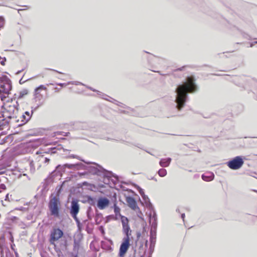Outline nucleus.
<instances>
[{
	"mask_svg": "<svg viewBox=\"0 0 257 257\" xmlns=\"http://www.w3.org/2000/svg\"><path fill=\"white\" fill-rule=\"evenodd\" d=\"M197 90L195 79L192 76L187 77L182 84L178 85L175 90V100L177 109L180 110L184 106L188 98V93H194Z\"/></svg>",
	"mask_w": 257,
	"mask_h": 257,
	"instance_id": "f257e3e1",
	"label": "nucleus"
},
{
	"mask_svg": "<svg viewBox=\"0 0 257 257\" xmlns=\"http://www.w3.org/2000/svg\"><path fill=\"white\" fill-rule=\"evenodd\" d=\"M61 188L62 186L60 187L58 190L57 196H54L53 194L51 195L48 203V207L50 211V214L51 215L55 217H58L59 216V209L61 203L59 196L61 192Z\"/></svg>",
	"mask_w": 257,
	"mask_h": 257,
	"instance_id": "f03ea898",
	"label": "nucleus"
},
{
	"mask_svg": "<svg viewBox=\"0 0 257 257\" xmlns=\"http://www.w3.org/2000/svg\"><path fill=\"white\" fill-rule=\"evenodd\" d=\"M83 162H85L87 164H94L96 166H89L86 168L85 166V167L83 169H86L88 172L93 174V175H97L98 176L103 175L106 177H110V176L107 175V174H111V172H108L107 170L103 168L101 166L98 165L97 164L92 163V162H86L84 161L81 160Z\"/></svg>",
	"mask_w": 257,
	"mask_h": 257,
	"instance_id": "7ed1b4c3",
	"label": "nucleus"
},
{
	"mask_svg": "<svg viewBox=\"0 0 257 257\" xmlns=\"http://www.w3.org/2000/svg\"><path fill=\"white\" fill-rule=\"evenodd\" d=\"M6 112L9 118H17L19 112V104L17 101H12L5 104Z\"/></svg>",
	"mask_w": 257,
	"mask_h": 257,
	"instance_id": "20e7f679",
	"label": "nucleus"
},
{
	"mask_svg": "<svg viewBox=\"0 0 257 257\" xmlns=\"http://www.w3.org/2000/svg\"><path fill=\"white\" fill-rule=\"evenodd\" d=\"M12 89L11 81L6 75L0 77V95L8 94Z\"/></svg>",
	"mask_w": 257,
	"mask_h": 257,
	"instance_id": "39448f33",
	"label": "nucleus"
},
{
	"mask_svg": "<svg viewBox=\"0 0 257 257\" xmlns=\"http://www.w3.org/2000/svg\"><path fill=\"white\" fill-rule=\"evenodd\" d=\"M150 222L152 223L150 230V242L151 246L154 245L156 239V230H157V215L155 212L154 213L153 216L150 218Z\"/></svg>",
	"mask_w": 257,
	"mask_h": 257,
	"instance_id": "423d86ee",
	"label": "nucleus"
},
{
	"mask_svg": "<svg viewBox=\"0 0 257 257\" xmlns=\"http://www.w3.org/2000/svg\"><path fill=\"white\" fill-rule=\"evenodd\" d=\"M244 163L240 156H236L227 163V166L232 170H237L240 168Z\"/></svg>",
	"mask_w": 257,
	"mask_h": 257,
	"instance_id": "0eeeda50",
	"label": "nucleus"
},
{
	"mask_svg": "<svg viewBox=\"0 0 257 257\" xmlns=\"http://www.w3.org/2000/svg\"><path fill=\"white\" fill-rule=\"evenodd\" d=\"M121 222L122 226V232L124 234V237L130 238L132 236V230L128 224V219L124 216H121Z\"/></svg>",
	"mask_w": 257,
	"mask_h": 257,
	"instance_id": "6e6552de",
	"label": "nucleus"
},
{
	"mask_svg": "<svg viewBox=\"0 0 257 257\" xmlns=\"http://www.w3.org/2000/svg\"><path fill=\"white\" fill-rule=\"evenodd\" d=\"M63 235V232L59 228H53L51 232L50 242L55 245V242L58 240Z\"/></svg>",
	"mask_w": 257,
	"mask_h": 257,
	"instance_id": "1a4fd4ad",
	"label": "nucleus"
},
{
	"mask_svg": "<svg viewBox=\"0 0 257 257\" xmlns=\"http://www.w3.org/2000/svg\"><path fill=\"white\" fill-rule=\"evenodd\" d=\"M130 238L127 237H124L122 239V242L120 244L119 250V257H123V255L126 253L130 245Z\"/></svg>",
	"mask_w": 257,
	"mask_h": 257,
	"instance_id": "9d476101",
	"label": "nucleus"
},
{
	"mask_svg": "<svg viewBox=\"0 0 257 257\" xmlns=\"http://www.w3.org/2000/svg\"><path fill=\"white\" fill-rule=\"evenodd\" d=\"M4 241V237L0 238V250L1 257H12V254L10 252L9 249L3 245V242Z\"/></svg>",
	"mask_w": 257,
	"mask_h": 257,
	"instance_id": "9b49d317",
	"label": "nucleus"
},
{
	"mask_svg": "<svg viewBox=\"0 0 257 257\" xmlns=\"http://www.w3.org/2000/svg\"><path fill=\"white\" fill-rule=\"evenodd\" d=\"M79 205L78 203V201L76 200H73L71 203L70 206V214L72 217H75L77 215L79 211Z\"/></svg>",
	"mask_w": 257,
	"mask_h": 257,
	"instance_id": "f8f14e48",
	"label": "nucleus"
},
{
	"mask_svg": "<svg viewBox=\"0 0 257 257\" xmlns=\"http://www.w3.org/2000/svg\"><path fill=\"white\" fill-rule=\"evenodd\" d=\"M33 113V110H31V112L26 111L24 114H23L20 117L21 120L19 119L17 120V121H21L22 122L20 125H22L25 124L31 118L32 114Z\"/></svg>",
	"mask_w": 257,
	"mask_h": 257,
	"instance_id": "ddd939ff",
	"label": "nucleus"
},
{
	"mask_svg": "<svg viewBox=\"0 0 257 257\" xmlns=\"http://www.w3.org/2000/svg\"><path fill=\"white\" fill-rule=\"evenodd\" d=\"M109 203V200L105 197L99 198L97 201V206L100 209H104L107 207Z\"/></svg>",
	"mask_w": 257,
	"mask_h": 257,
	"instance_id": "4468645a",
	"label": "nucleus"
},
{
	"mask_svg": "<svg viewBox=\"0 0 257 257\" xmlns=\"http://www.w3.org/2000/svg\"><path fill=\"white\" fill-rule=\"evenodd\" d=\"M65 169L67 168L69 169L73 170H78L85 167V166L81 163H76L74 164H65L62 166Z\"/></svg>",
	"mask_w": 257,
	"mask_h": 257,
	"instance_id": "2eb2a0df",
	"label": "nucleus"
},
{
	"mask_svg": "<svg viewBox=\"0 0 257 257\" xmlns=\"http://www.w3.org/2000/svg\"><path fill=\"white\" fill-rule=\"evenodd\" d=\"M201 178L205 181H211L214 179V174L212 172H208L202 174Z\"/></svg>",
	"mask_w": 257,
	"mask_h": 257,
	"instance_id": "dca6fc26",
	"label": "nucleus"
},
{
	"mask_svg": "<svg viewBox=\"0 0 257 257\" xmlns=\"http://www.w3.org/2000/svg\"><path fill=\"white\" fill-rule=\"evenodd\" d=\"M126 201L128 205L132 209L135 210L137 207V203L135 199L132 197H127L126 198Z\"/></svg>",
	"mask_w": 257,
	"mask_h": 257,
	"instance_id": "f3484780",
	"label": "nucleus"
},
{
	"mask_svg": "<svg viewBox=\"0 0 257 257\" xmlns=\"http://www.w3.org/2000/svg\"><path fill=\"white\" fill-rule=\"evenodd\" d=\"M172 159L171 158H167L161 159L159 164L162 167H168L171 162Z\"/></svg>",
	"mask_w": 257,
	"mask_h": 257,
	"instance_id": "a211bd4d",
	"label": "nucleus"
},
{
	"mask_svg": "<svg viewBox=\"0 0 257 257\" xmlns=\"http://www.w3.org/2000/svg\"><path fill=\"white\" fill-rule=\"evenodd\" d=\"M28 93V90L26 89H24L19 92V95L18 98H22L25 95Z\"/></svg>",
	"mask_w": 257,
	"mask_h": 257,
	"instance_id": "6ab92c4d",
	"label": "nucleus"
},
{
	"mask_svg": "<svg viewBox=\"0 0 257 257\" xmlns=\"http://www.w3.org/2000/svg\"><path fill=\"white\" fill-rule=\"evenodd\" d=\"M142 197L147 205L152 206L150 202L149 197L147 195H146L145 194H144V195H142Z\"/></svg>",
	"mask_w": 257,
	"mask_h": 257,
	"instance_id": "aec40b11",
	"label": "nucleus"
},
{
	"mask_svg": "<svg viewBox=\"0 0 257 257\" xmlns=\"http://www.w3.org/2000/svg\"><path fill=\"white\" fill-rule=\"evenodd\" d=\"M158 173L160 177H164L167 175V171L165 169H161L158 171Z\"/></svg>",
	"mask_w": 257,
	"mask_h": 257,
	"instance_id": "412c9836",
	"label": "nucleus"
},
{
	"mask_svg": "<svg viewBox=\"0 0 257 257\" xmlns=\"http://www.w3.org/2000/svg\"><path fill=\"white\" fill-rule=\"evenodd\" d=\"M47 88L43 85H41L37 88L35 89V92L36 94H37L39 93V91L40 90H46Z\"/></svg>",
	"mask_w": 257,
	"mask_h": 257,
	"instance_id": "4be33fe9",
	"label": "nucleus"
},
{
	"mask_svg": "<svg viewBox=\"0 0 257 257\" xmlns=\"http://www.w3.org/2000/svg\"><path fill=\"white\" fill-rule=\"evenodd\" d=\"M114 212L115 215L120 214V208L116 205V203L114 204Z\"/></svg>",
	"mask_w": 257,
	"mask_h": 257,
	"instance_id": "5701e85b",
	"label": "nucleus"
},
{
	"mask_svg": "<svg viewBox=\"0 0 257 257\" xmlns=\"http://www.w3.org/2000/svg\"><path fill=\"white\" fill-rule=\"evenodd\" d=\"M87 87L90 90L94 91V92H97V94L99 96H101V95H104L103 94H102V93L99 91H97L94 89H93V88H92L91 87H89V86H87Z\"/></svg>",
	"mask_w": 257,
	"mask_h": 257,
	"instance_id": "b1692460",
	"label": "nucleus"
},
{
	"mask_svg": "<svg viewBox=\"0 0 257 257\" xmlns=\"http://www.w3.org/2000/svg\"><path fill=\"white\" fill-rule=\"evenodd\" d=\"M91 211H92V208L91 207H89L87 210V216L89 219H91L90 214H91Z\"/></svg>",
	"mask_w": 257,
	"mask_h": 257,
	"instance_id": "393cba45",
	"label": "nucleus"
},
{
	"mask_svg": "<svg viewBox=\"0 0 257 257\" xmlns=\"http://www.w3.org/2000/svg\"><path fill=\"white\" fill-rule=\"evenodd\" d=\"M5 23L4 19L2 17H0V28H2Z\"/></svg>",
	"mask_w": 257,
	"mask_h": 257,
	"instance_id": "a878e982",
	"label": "nucleus"
},
{
	"mask_svg": "<svg viewBox=\"0 0 257 257\" xmlns=\"http://www.w3.org/2000/svg\"><path fill=\"white\" fill-rule=\"evenodd\" d=\"M6 189V186L4 184H0V192H2L3 191L5 190Z\"/></svg>",
	"mask_w": 257,
	"mask_h": 257,
	"instance_id": "bb28decb",
	"label": "nucleus"
},
{
	"mask_svg": "<svg viewBox=\"0 0 257 257\" xmlns=\"http://www.w3.org/2000/svg\"><path fill=\"white\" fill-rule=\"evenodd\" d=\"M72 217L74 218V219L76 222L78 227H79L80 224V222L79 219H78V218L77 217V215H75V217Z\"/></svg>",
	"mask_w": 257,
	"mask_h": 257,
	"instance_id": "cd10ccee",
	"label": "nucleus"
},
{
	"mask_svg": "<svg viewBox=\"0 0 257 257\" xmlns=\"http://www.w3.org/2000/svg\"><path fill=\"white\" fill-rule=\"evenodd\" d=\"M138 191L139 192V193L140 194L141 196L144 195L145 192L144 191V190L142 189L140 187H139Z\"/></svg>",
	"mask_w": 257,
	"mask_h": 257,
	"instance_id": "c85d7f7f",
	"label": "nucleus"
},
{
	"mask_svg": "<svg viewBox=\"0 0 257 257\" xmlns=\"http://www.w3.org/2000/svg\"><path fill=\"white\" fill-rule=\"evenodd\" d=\"M8 234H9L10 240L11 241V242H14V238H13V236L12 235L11 232L9 231Z\"/></svg>",
	"mask_w": 257,
	"mask_h": 257,
	"instance_id": "c756f323",
	"label": "nucleus"
},
{
	"mask_svg": "<svg viewBox=\"0 0 257 257\" xmlns=\"http://www.w3.org/2000/svg\"><path fill=\"white\" fill-rule=\"evenodd\" d=\"M99 230L101 232L102 234H103V235L104 234L105 231H104V227L102 226H99Z\"/></svg>",
	"mask_w": 257,
	"mask_h": 257,
	"instance_id": "7c9ffc66",
	"label": "nucleus"
},
{
	"mask_svg": "<svg viewBox=\"0 0 257 257\" xmlns=\"http://www.w3.org/2000/svg\"><path fill=\"white\" fill-rule=\"evenodd\" d=\"M6 61V59L5 58H4L2 61H0V63L2 65H5V62Z\"/></svg>",
	"mask_w": 257,
	"mask_h": 257,
	"instance_id": "2f4dec72",
	"label": "nucleus"
},
{
	"mask_svg": "<svg viewBox=\"0 0 257 257\" xmlns=\"http://www.w3.org/2000/svg\"><path fill=\"white\" fill-rule=\"evenodd\" d=\"M16 209L18 210H20V211H25V210H26V208H24L23 207H21L20 208H17Z\"/></svg>",
	"mask_w": 257,
	"mask_h": 257,
	"instance_id": "473e14b6",
	"label": "nucleus"
},
{
	"mask_svg": "<svg viewBox=\"0 0 257 257\" xmlns=\"http://www.w3.org/2000/svg\"><path fill=\"white\" fill-rule=\"evenodd\" d=\"M70 158H76V159H78L79 160H80L78 156L74 155H72L70 156Z\"/></svg>",
	"mask_w": 257,
	"mask_h": 257,
	"instance_id": "72a5a7b5",
	"label": "nucleus"
},
{
	"mask_svg": "<svg viewBox=\"0 0 257 257\" xmlns=\"http://www.w3.org/2000/svg\"><path fill=\"white\" fill-rule=\"evenodd\" d=\"M50 161V159L48 158H45L44 163H48Z\"/></svg>",
	"mask_w": 257,
	"mask_h": 257,
	"instance_id": "f704fd0d",
	"label": "nucleus"
},
{
	"mask_svg": "<svg viewBox=\"0 0 257 257\" xmlns=\"http://www.w3.org/2000/svg\"><path fill=\"white\" fill-rule=\"evenodd\" d=\"M58 85L61 86H66L67 85V84L65 83H59Z\"/></svg>",
	"mask_w": 257,
	"mask_h": 257,
	"instance_id": "c9c22d12",
	"label": "nucleus"
},
{
	"mask_svg": "<svg viewBox=\"0 0 257 257\" xmlns=\"http://www.w3.org/2000/svg\"><path fill=\"white\" fill-rule=\"evenodd\" d=\"M185 213H182L181 214V218L183 219V221H184V218H185Z\"/></svg>",
	"mask_w": 257,
	"mask_h": 257,
	"instance_id": "e433bc0d",
	"label": "nucleus"
},
{
	"mask_svg": "<svg viewBox=\"0 0 257 257\" xmlns=\"http://www.w3.org/2000/svg\"><path fill=\"white\" fill-rule=\"evenodd\" d=\"M78 83H79L80 84H82V85H83L82 83H81L80 82H75L72 83V84H75V85H77Z\"/></svg>",
	"mask_w": 257,
	"mask_h": 257,
	"instance_id": "4c0bfd02",
	"label": "nucleus"
},
{
	"mask_svg": "<svg viewBox=\"0 0 257 257\" xmlns=\"http://www.w3.org/2000/svg\"><path fill=\"white\" fill-rule=\"evenodd\" d=\"M185 67V66H183V67H181V68H180L178 69V70H180V71H182V70L184 69V68Z\"/></svg>",
	"mask_w": 257,
	"mask_h": 257,
	"instance_id": "58836bf2",
	"label": "nucleus"
},
{
	"mask_svg": "<svg viewBox=\"0 0 257 257\" xmlns=\"http://www.w3.org/2000/svg\"><path fill=\"white\" fill-rule=\"evenodd\" d=\"M1 98L2 100H3L4 98H6V96H3V95H1Z\"/></svg>",
	"mask_w": 257,
	"mask_h": 257,
	"instance_id": "ea45409f",
	"label": "nucleus"
},
{
	"mask_svg": "<svg viewBox=\"0 0 257 257\" xmlns=\"http://www.w3.org/2000/svg\"><path fill=\"white\" fill-rule=\"evenodd\" d=\"M22 71H23V70H22L18 71L16 73V74H20V73Z\"/></svg>",
	"mask_w": 257,
	"mask_h": 257,
	"instance_id": "a19ab883",
	"label": "nucleus"
},
{
	"mask_svg": "<svg viewBox=\"0 0 257 257\" xmlns=\"http://www.w3.org/2000/svg\"><path fill=\"white\" fill-rule=\"evenodd\" d=\"M88 184V183L86 182H84L83 183V185H87Z\"/></svg>",
	"mask_w": 257,
	"mask_h": 257,
	"instance_id": "79ce46f5",
	"label": "nucleus"
},
{
	"mask_svg": "<svg viewBox=\"0 0 257 257\" xmlns=\"http://www.w3.org/2000/svg\"><path fill=\"white\" fill-rule=\"evenodd\" d=\"M51 70H52V71H55V72H57V73H61V72H59V71H56V70H53V69H51Z\"/></svg>",
	"mask_w": 257,
	"mask_h": 257,
	"instance_id": "37998d69",
	"label": "nucleus"
},
{
	"mask_svg": "<svg viewBox=\"0 0 257 257\" xmlns=\"http://www.w3.org/2000/svg\"><path fill=\"white\" fill-rule=\"evenodd\" d=\"M151 179L154 180L155 181H157V180L154 177H153Z\"/></svg>",
	"mask_w": 257,
	"mask_h": 257,
	"instance_id": "c03bdc74",
	"label": "nucleus"
},
{
	"mask_svg": "<svg viewBox=\"0 0 257 257\" xmlns=\"http://www.w3.org/2000/svg\"><path fill=\"white\" fill-rule=\"evenodd\" d=\"M22 79H21L20 80V83L21 84V83H22ZM25 81H24L23 82H23H24Z\"/></svg>",
	"mask_w": 257,
	"mask_h": 257,
	"instance_id": "a18cd8bd",
	"label": "nucleus"
},
{
	"mask_svg": "<svg viewBox=\"0 0 257 257\" xmlns=\"http://www.w3.org/2000/svg\"><path fill=\"white\" fill-rule=\"evenodd\" d=\"M61 166L60 165H58L56 167V169H58L59 167H60Z\"/></svg>",
	"mask_w": 257,
	"mask_h": 257,
	"instance_id": "49530a36",
	"label": "nucleus"
},
{
	"mask_svg": "<svg viewBox=\"0 0 257 257\" xmlns=\"http://www.w3.org/2000/svg\"><path fill=\"white\" fill-rule=\"evenodd\" d=\"M8 195H9L8 194H7V195H6V200H7V199L8 198Z\"/></svg>",
	"mask_w": 257,
	"mask_h": 257,
	"instance_id": "de8ad7c7",
	"label": "nucleus"
},
{
	"mask_svg": "<svg viewBox=\"0 0 257 257\" xmlns=\"http://www.w3.org/2000/svg\"><path fill=\"white\" fill-rule=\"evenodd\" d=\"M176 211L179 212V209H176Z\"/></svg>",
	"mask_w": 257,
	"mask_h": 257,
	"instance_id": "09e8293b",
	"label": "nucleus"
},
{
	"mask_svg": "<svg viewBox=\"0 0 257 257\" xmlns=\"http://www.w3.org/2000/svg\"><path fill=\"white\" fill-rule=\"evenodd\" d=\"M253 44L252 43V44H250V47H252V46H253Z\"/></svg>",
	"mask_w": 257,
	"mask_h": 257,
	"instance_id": "8fccbe9b",
	"label": "nucleus"
},
{
	"mask_svg": "<svg viewBox=\"0 0 257 257\" xmlns=\"http://www.w3.org/2000/svg\"><path fill=\"white\" fill-rule=\"evenodd\" d=\"M11 247H12V249H13V246L12 244H11Z\"/></svg>",
	"mask_w": 257,
	"mask_h": 257,
	"instance_id": "3c124183",
	"label": "nucleus"
},
{
	"mask_svg": "<svg viewBox=\"0 0 257 257\" xmlns=\"http://www.w3.org/2000/svg\"><path fill=\"white\" fill-rule=\"evenodd\" d=\"M55 149H56V148H53L52 149V150H55Z\"/></svg>",
	"mask_w": 257,
	"mask_h": 257,
	"instance_id": "603ef678",
	"label": "nucleus"
},
{
	"mask_svg": "<svg viewBox=\"0 0 257 257\" xmlns=\"http://www.w3.org/2000/svg\"><path fill=\"white\" fill-rule=\"evenodd\" d=\"M67 133H65V135H64V136H67V135H66Z\"/></svg>",
	"mask_w": 257,
	"mask_h": 257,
	"instance_id": "864d4df0",
	"label": "nucleus"
},
{
	"mask_svg": "<svg viewBox=\"0 0 257 257\" xmlns=\"http://www.w3.org/2000/svg\"><path fill=\"white\" fill-rule=\"evenodd\" d=\"M254 43H255V44H257V41H255Z\"/></svg>",
	"mask_w": 257,
	"mask_h": 257,
	"instance_id": "5fc2aeb1",
	"label": "nucleus"
},
{
	"mask_svg": "<svg viewBox=\"0 0 257 257\" xmlns=\"http://www.w3.org/2000/svg\"><path fill=\"white\" fill-rule=\"evenodd\" d=\"M55 153V151H53V152H52V153Z\"/></svg>",
	"mask_w": 257,
	"mask_h": 257,
	"instance_id": "6e6d98bb",
	"label": "nucleus"
}]
</instances>
